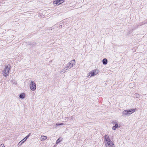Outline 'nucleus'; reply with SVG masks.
I'll return each instance as SVG.
<instances>
[{
  "label": "nucleus",
  "mask_w": 147,
  "mask_h": 147,
  "mask_svg": "<svg viewBox=\"0 0 147 147\" xmlns=\"http://www.w3.org/2000/svg\"><path fill=\"white\" fill-rule=\"evenodd\" d=\"M102 63L104 64H107V59H104L102 60Z\"/></svg>",
  "instance_id": "10"
},
{
  "label": "nucleus",
  "mask_w": 147,
  "mask_h": 147,
  "mask_svg": "<svg viewBox=\"0 0 147 147\" xmlns=\"http://www.w3.org/2000/svg\"><path fill=\"white\" fill-rule=\"evenodd\" d=\"M0 147H5L3 144H2L0 145Z\"/></svg>",
  "instance_id": "17"
},
{
  "label": "nucleus",
  "mask_w": 147,
  "mask_h": 147,
  "mask_svg": "<svg viewBox=\"0 0 147 147\" xmlns=\"http://www.w3.org/2000/svg\"><path fill=\"white\" fill-rule=\"evenodd\" d=\"M64 125V124L63 123H59V124H56V125L57 126H59V125Z\"/></svg>",
  "instance_id": "15"
},
{
  "label": "nucleus",
  "mask_w": 147,
  "mask_h": 147,
  "mask_svg": "<svg viewBox=\"0 0 147 147\" xmlns=\"http://www.w3.org/2000/svg\"><path fill=\"white\" fill-rule=\"evenodd\" d=\"M105 141L107 142H109V141H110L109 136L107 135H106L105 136Z\"/></svg>",
  "instance_id": "8"
},
{
  "label": "nucleus",
  "mask_w": 147,
  "mask_h": 147,
  "mask_svg": "<svg viewBox=\"0 0 147 147\" xmlns=\"http://www.w3.org/2000/svg\"><path fill=\"white\" fill-rule=\"evenodd\" d=\"M11 66L10 65H6L5 66V68L3 71V74L4 76H7L9 73V70L10 69Z\"/></svg>",
  "instance_id": "1"
},
{
  "label": "nucleus",
  "mask_w": 147,
  "mask_h": 147,
  "mask_svg": "<svg viewBox=\"0 0 147 147\" xmlns=\"http://www.w3.org/2000/svg\"><path fill=\"white\" fill-rule=\"evenodd\" d=\"M75 63V60L73 59L67 65V67L69 68L72 67Z\"/></svg>",
  "instance_id": "5"
},
{
  "label": "nucleus",
  "mask_w": 147,
  "mask_h": 147,
  "mask_svg": "<svg viewBox=\"0 0 147 147\" xmlns=\"http://www.w3.org/2000/svg\"><path fill=\"white\" fill-rule=\"evenodd\" d=\"M47 138V137L46 136H41V140H46Z\"/></svg>",
  "instance_id": "9"
},
{
  "label": "nucleus",
  "mask_w": 147,
  "mask_h": 147,
  "mask_svg": "<svg viewBox=\"0 0 147 147\" xmlns=\"http://www.w3.org/2000/svg\"><path fill=\"white\" fill-rule=\"evenodd\" d=\"M24 142V141H22V140L19 142V144H20V145H21Z\"/></svg>",
  "instance_id": "16"
},
{
  "label": "nucleus",
  "mask_w": 147,
  "mask_h": 147,
  "mask_svg": "<svg viewBox=\"0 0 147 147\" xmlns=\"http://www.w3.org/2000/svg\"><path fill=\"white\" fill-rule=\"evenodd\" d=\"M29 135H29L28 136H26L22 140V141H24V142L28 138Z\"/></svg>",
  "instance_id": "14"
},
{
  "label": "nucleus",
  "mask_w": 147,
  "mask_h": 147,
  "mask_svg": "<svg viewBox=\"0 0 147 147\" xmlns=\"http://www.w3.org/2000/svg\"><path fill=\"white\" fill-rule=\"evenodd\" d=\"M118 124H115L114 126L113 127V129L115 130L116 128H118Z\"/></svg>",
  "instance_id": "13"
},
{
  "label": "nucleus",
  "mask_w": 147,
  "mask_h": 147,
  "mask_svg": "<svg viewBox=\"0 0 147 147\" xmlns=\"http://www.w3.org/2000/svg\"><path fill=\"white\" fill-rule=\"evenodd\" d=\"M136 110V109H130L129 110H125L124 111V112L126 113L127 114L128 113L129 114H130L134 112Z\"/></svg>",
  "instance_id": "7"
},
{
  "label": "nucleus",
  "mask_w": 147,
  "mask_h": 147,
  "mask_svg": "<svg viewBox=\"0 0 147 147\" xmlns=\"http://www.w3.org/2000/svg\"><path fill=\"white\" fill-rule=\"evenodd\" d=\"M99 72L98 71L97 69H94L92 70L88 74V76L90 77H92L93 76L97 75Z\"/></svg>",
  "instance_id": "2"
},
{
  "label": "nucleus",
  "mask_w": 147,
  "mask_h": 147,
  "mask_svg": "<svg viewBox=\"0 0 147 147\" xmlns=\"http://www.w3.org/2000/svg\"><path fill=\"white\" fill-rule=\"evenodd\" d=\"M30 88L32 90H34L36 88V85L35 83L33 82L32 81L30 83Z\"/></svg>",
  "instance_id": "4"
},
{
  "label": "nucleus",
  "mask_w": 147,
  "mask_h": 147,
  "mask_svg": "<svg viewBox=\"0 0 147 147\" xmlns=\"http://www.w3.org/2000/svg\"><path fill=\"white\" fill-rule=\"evenodd\" d=\"M62 138H59V139H58L56 142V144H58L62 140Z\"/></svg>",
  "instance_id": "11"
},
{
  "label": "nucleus",
  "mask_w": 147,
  "mask_h": 147,
  "mask_svg": "<svg viewBox=\"0 0 147 147\" xmlns=\"http://www.w3.org/2000/svg\"><path fill=\"white\" fill-rule=\"evenodd\" d=\"M64 1V0H55L53 1V4L55 5L58 6L63 3Z\"/></svg>",
  "instance_id": "3"
},
{
  "label": "nucleus",
  "mask_w": 147,
  "mask_h": 147,
  "mask_svg": "<svg viewBox=\"0 0 147 147\" xmlns=\"http://www.w3.org/2000/svg\"><path fill=\"white\" fill-rule=\"evenodd\" d=\"M25 94L24 93H22L20 95V97L21 98H23L25 97Z\"/></svg>",
  "instance_id": "12"
},
{
  "label": "nucleus",
  "mask_w": 147,
  "mask_h": 147,
  "mask_svg": "<svg viewBox=\"0 0 147 147\" xmlns=\"http://www.w3.org/2000/svg\"><path fill=\"white\" fill-rule=\"evenodd\" d=\"M105 146L107 147H114V144L111 141L107 142Z\"/></svg>",
  "instance_id": "6"
}]
</instances>
